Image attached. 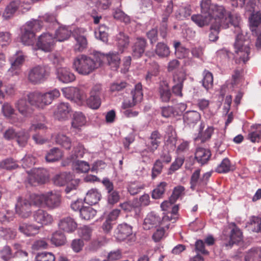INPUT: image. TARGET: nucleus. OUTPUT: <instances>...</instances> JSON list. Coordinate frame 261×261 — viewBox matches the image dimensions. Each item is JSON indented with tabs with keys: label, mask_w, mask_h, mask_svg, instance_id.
<instances>
[{
	"label": "nucleus",
	"mask_w": 261,
	"mask_h": 261,
	"mask_svg": "<svg viewBox=\"0 0 261 261\" xmlns=\"http://www.w3.org/2000/svg\"><path fill=\"white\" fill-rule=\"evenodd\" d=\"M63 156L61 149L57 147L51 149L45 156L46 161L48 162H54L59 161Z\"/></svg>",
	"instance_id": "obj_43"
},
{
	"label": "nucleus",
	"mask_w": 261,
	"mask_h": 261,
	"mask_svg": "<svg viewBox=\"0 0 261 261\" xmlns=\"http://www.w3.org/2000/svg\"><path fill=\"white\" fill-rule=\"evenodd\" d=\"M40 228L35 224L23 223L20 225L19 229L21 232L26 236H31L37 234Z\"/></svg>",
	"instance_id": "obj_36"
},
{
	"label": "nucleus",
	"mask_w": 261,
	"mask_h": 261,
	"mask_svg": "<svg viewBox=\"0 0 261 261\" xmlns=\"http://www.w3.org/2000/svg\"><path fill=\"white\" fill-rule=\"evenodd\" d=\"M86 122L85 116L82 112H76L73 116L71 126L73 128L80 129L86 124Z\"/></svg>",
	"instance_id": "obj_34"
},
{
	"label": "nucleus",
	"mask_w": 261,
	"mask_h": 261,
	"mask_svg": "<svg viewBox=\"0 0 261 261\" xmlns=\"http://www.w3.org/2000/svg\"><path fill=\"white\" fill-rule=\"evenodd\" d=\"M116 44L119 53H122L129 43V37L123 32H120L115 37Z\"/></svg>",
	"instance_id": "obj_26"
},
{
	"label": "nucleus",
	"mask_w": 261,
	"mask_h": 261,
	"mask_svg": "<svg viewBox=\"0 0 261 261\" xmlns=\"http://www.w3.org/2000/svg\"><path fill=\"white\" fill-rule=\"evenodd\" d=\"M159 93L162 101L168 102L170 100L171 93L167 83L163 82L160 83Z\"/></svg>",
	"instance_id": "obj_42"
},
{
	"label": "nucleus",
	"mask_w": 261,
	"mask_h": 261,
	"mask_svg": "<svg viewBox=\"0 0 261 261\" xmlns=\"http://www.w3.org/2000/svg\"><path fill=\"white\" fill-rule=\"evenodd\" d=\"M115 237L119 241H124L128 238H129L130 243L135 241V236L133 233L132 227L126 223L118 225L115 231Z\"/></svg>",
	"instance_id": "obj_13"
},
{
	"label": "nucleus",
	"mask_w": 261,
	"mask_h": 261,
	"mask_svg": "<svg viewBox=\"0 0 261 261\" xmlns=\"http://www.w3.org/2000/svg\"><path fill=\"white\" fill-rule=\"evenodd\" d=\"M105 58L103 54L99 52L95 53L93 58L83 55H80L74 60L73 66L79 74L88 75L102 65Z\"/></svg>",
	"instance_id": "obj_3"
},
{
	"label": "nucleus",
	"mask_w": 261,
	"mask_h": 261,
	"mask_svg": "<svg viewBox=\"0 0 261 261\" xmlns=\"http://www.w3.org/2000/svg\"><path fill=\"white\" fill-rule=\"evenodd\" d=\"M175 54L178 58H185L188 56L189 50L188 49L180 45L179 42H176L174 44Z\"/></svg>",
	"instance_id": "obj_50"
},
{
	"label": "nucleus",
	"mask_w": 261,
	"mask_h": 261,
	"mask_svg": "<svg viewBox=\"0 0 261 261\" xmlns=\"http://www.w3.org/2000/svg\"><path fill=\"white\" fill-rule=\"evenodd\" d=\"M48 73L44 66L38 65L31 68L28 73L29 81L34 84H40L46 80Z\"/></svg>",
	"instance_id": "obj_8"
},
{
	"label": "nucleus",
	"mask_w": 261,
	"mask_h": 261,
	"mask_svg": "<svg viewBox=\"0 0 261 261\" xmlns=\"http://www.w3.org/2000/svg\"><path fill=\"white\" fill-rule=\"evenodd\" d=\"M2 112L7 118H11L14 114L15 110L13 107L8 102H5L2 107Z\"/></svg>",
	"instance_id": "obj_61"
},
{
	"label": "nucleus",
	"mask_w": 261,
	"mask_h": 261,
	"mask_svg": "<svg viewBox=\"0 0 261 261\" xmlns=\"http://www.w3.org/2000/svg\"><path fill=\"white\" fill-rule=\"evenodd\" d=\"M56 75L57 79L60 82L65 84L70 83L75 79L74 74L66 67L57 68Z\"/></svg>",
	"instance_id": "obj_19"
},
{
	"label": "nucleus",
	"mask_w": 261,
	"mask_h": 261,
	"mask_svg": "<svg viewBox=\"0 0 261 261\" xmlns=\"http://www.w3.org/2000/svg\"><path fill=\"white\" fill-rule=\"evenodd\" d=\"M71 33V32L69 27L61 26L56 30L54 37L55 41L62 42L67 40L70 36Z\"/></svg>",
	"instance_id": "obj_32"
},
{
	"label": "nucleus",
	"mask_w": 261,
	"mask_h": 261,
	"mask_svg": "<svg viewBox=\"0 0 261 261\" xmlns=\"http://www.w3.org/2000/svg\"><path fill=\"white\" fill-rule=\"evenodd\" d=\"M161 139L162 136L158 131L152 132L149 138V141L146 145L148 150L151 152H154L159 146Z\"/></svg>",
	"instance_id": "obj_25"
},
{
	"label": "nucleus",
	"mask_w": 261,
	"mask_h": 261,
	"mask_svg": "<svg viewBox=\"0 0 261 261\" xmlns=\"http://www.w3.org/2000/svg\"><path fill=\"white\" fill-rule=\"evenodd\" d=\"M27 172L28 182L32 186H36L43 184L47 180L46 172L43 169L34 168Z\"/></svg>",
	"instance_id": "obj_10"
},
{
	"label": "nucleus",
	"mask_w": 261,
	"mask_h": 261,
	"mask_svg": "<svg viewBox=\"0 0 261 261\" xmlns=\"http://www.w3.org/2000/svg\"><path fill=\"white\" fill-rule=\"evenodd\" d=\"M28 93L24 95L22 97L18 99L15 103V107L18 112L23 116L27 117L32 113V109L29 105L28 101L29 102L28 96ZM30 103V102H29Z\"/></svg>",
	"instance_id": "obj_18"
},
{
	"label": "nucleus",
	"mask_w": 261,
	"mask_h": 261,
	"mask_svg": "<svg viewBox=\"0 0 261 261\" xmlns=\"http://www.w3.org/2000/svg\"><path fill=\"white\" fill-rule=\"evenodd\" d=\"M163 168V164L160 160H156L153 164L152 169V178H155L158 175L160 174Z\"/></svg>",
	"instance_id": "obj_62"
},
{
	"label": "nucleus",
	"mask_w": 261,
	"mask_h": 261,
	"mask_svg": "<svg viewBox=\"0 0 261 261\" xmlns=\"http://www.w3.org/2000/svg\"><path fill=\"white\" fill-rule=\"evenodd\" d=\"M30 198L34 205L50 209L58 207L61 202L60 194L53 191L41 194H31Z\"/></svg>",
	"instance_id": "obj_5"
},
{
	"label": "nucleus",
	"mask_w": 261,
	"mask_h": 261,
	"mask_svg": "<svg viewBox=\"0 0 261 261\" xmlns=\"http://www.w3.org/2000/svg\"><path fill=\"white\" fill-rule=\"evenodd\" d=\"M249 28L252 34L257 35L261 24V11L253 12L249 18Z\"/></svg>",
	"instance_id": "obj_23"
},
{
	"label": "nucleus",
	"mask_w": 261,
	"mask_h": 261,
	"mask_svg": "<svg viewBox=\"0 0 261 261\" xmlns=\"http://www.w3.org/2000/svg\"><path fill=\"white\" fill-rule=\"evenodd\" d=\"M186 79V73L182 71L176 72L173 75L174 85L172 87V92L175 95L180 97L182 96L183 83Z\"/></svg>",
	"instance_id": "obj_17"
},
{
	"label": "nucleus",
	"mask_w": 261,
	"mask_h": 261,
	"mask_svg": "<svg viewBox=\"0 0 261 261\" xmlns=\"http://www.w3.org/2000/svg\"><path fill=\"white\" fill-rule=\"evenodd\" d=\"M105 27H100L94 32L95 38L103 42L108 41V34L105 32Z\"/></svg>",
	"instance_id": "obj_64"
},
{
	"label": "nucleus",
	"mask_w": 261,
	"mask_h": 261,
	"mask_svg": "<svg viewBox=\"0 0 261 261\" xmlns=\"http://www.w3.org/2000/svg\"><path fill=\"white\" fill-rule=\"evenodd\" d=\"M72 167L73 170L78 173H86L90 169L88 163L84 161H76L73 163Z\"/></svg>",
	"instance_id": "obj_45"
},
{
	"label": "nucleus",
	"mask_w": 261,
	"mask_h": 261,
	"mask_svg": "<svg viewBox=\"0 0 261 261\" xmlns=\"http://www.w3.org/2000/svg\"><path fill=\"white\" fill-rule=\"evenodd\" d=\"M55 140L57 144L61 145L66 149H70L71 147V141L67 136L62 133H59L56 135Z\"/></svg>",
	"instance_id": "obj_39"
},
{
	"label": "nucleus",
	"mask_w": 261,
	"mask_h": 261,
	"mask_svg": "<svg viewBox=\"0 0 261 261\" xmlns=\"http://www.w3.org/2000/svg\"><path fill=\"white\" fill-rule=\"evenodd\" d=\"M58 226L61 229L65 232H72L76 229L77 224L72 218L67 217L61 219Z\"/></svg>",
	"instance_id": "obj_24"
},
{
	"label": "nucleus",
	"mask_w": 261,
	"mask_h": 261,
	"mask_svg": "<svg viewBox=\"0 0 261 261\" xmlns=\"http://www.w3.org/2000/svg\"><path fill=\"white\" fill-rule=\"evenodd\" d=\"M55 40L49 32L42 33L38 37L36 45L38 48L45 52H49L54 48Z\"/></svg>",
	"instance_id": "obj_11"
},
{
	"label": "nucleus",
	"mask_w": 261,
	"mask_h": 261,
	"mask_svg": "<svg viewBox=\"0 0 261 261\" xmlns=\"http://www.w3.org/2000/svg\"><path fill=\"white\" fill-rule=\"evenodd\" d=\"M84 30L82 29H77L73 33V36L76 41L74 45L75 50L82 51L87 46V39L84 35Z\"/></svg>",
	"instance_id": "obj_20"
},
{
	"label": "nucleus",
	"mask_w": 261,
	"mask_h": 261,
	"mask_svg": "<svg viewBox=\"0 0 261 261\" xmlns=\"http://www.w3.org/2000/svg\"><path fill=\"white\" fill-rule=\"evenodd\" d=\"M146 42L144 38H138L133 47V56L135 58L140 57L144 52Z\"/></svg>",
	"instance_id": "obj_29"
},
{
	"label": "nucleus",
	"mask_w": 261,
	"mask_h": 261,
	"mask_svg": "<svg viewBox=\"0 0 261 261\" xmlns=\"http://www.w3.org/2000/svg\"><path fill=\"white\" fill-rule=\"evenodd\" d=\"M33 218L35 222L41 224V226L50 225L54 221L53 216L42 209H39L34 212Z\"/></svg>",
	"instance_id": "obj_16"
},
{
	"label": "nucleus",
	"mask_w": 261,
	"mask_h": 261,
	"mask_svg": "<svg viewBox=\"0 0 261 261\" xmlns=\"http://www.w3.org/2000/svg\"><path fill=\"white\" fill-rule=\"evenodd\" d=\"M17 167V164L11 158L5 159L0 163V168L6 170L14 169Z\"/></svg>",
	"instance_id": "obj_55"
},
{
	"label": "nucleus",
	"mask_w": 261,
	"mask_h": 261,
	"mask_svg": "<svg viewBox=\"0 0 261 261\" xmlns=\"http://www.w3.org/2000/svg\"><path fill=\"white\" fill-rule=\"evenodd\" d=\"M96 214V211L91 206H83L80 209V216L82 219L89 220L93 219Z\"/></svg>",
	"instance_id": "obj_46"
},
{
	"label": "nucleus",
	"mask_w": 261,
	"mask_h": 261,
	"mask_svg": "<svg viewBox=\"0 0 261 261\" xmlns=\"http://www.w3.org/2000/svg\"><path fill=\"white\" fill-rule=\"evenodd\" d=\"M60 92L59 90L54 89L45 93L34 92L30 93L28 97L30 105L38 109H44L50 105L56 98L59 97Z\"/></svg>",
	"instance_id": "obj_4"
},
{
	"label": "nucleus",
	"mask_w": 261,
	"mask_h": 261,
	"mask_svg": "<svg viewBox=\"0 0 261 261\" xmlns=\"http://www.w3.org/2000/svg\"><path fill=\"white\" fill-rule=\"evenodd\" d=\"M50 241L51 243L56 246H60L66 243V239L64 234L59 230L53 233Z\"/></svg>",
	"instance_id": "obj_44"
},
{
	"label": "nucleus",
	"mask_w": 261,
	"mask_h": 261,
	"mask_svg": "<svg viewBox=\"0 0 261 261\" xmlns=\"http://www.w3.org/2000/svg\"><path fill=\"white\" fill-rule=\"evenodd\" d=\"M29 138L30 135L28 132L24 130H21L17 133L16 138L19 146H24Z\"/></svg>",
	"instance_id": "obj_54"
},
{
	"label": "nucleus",
	"mask_w": 261,
	"mask_h": 261,
	"mask_svg": "<svg viewBox=\"0 0 261 261\" xmlns=\"http://www.w3.org/2000/svg\"><path fill=\"white\" fill-rule=\"evenodd\" d=\"M36 261H55V257L50 252L38 253L35 257Z\"/></svg>",
	"instance_id": "obj_56"
},
{
	"label": "nucleus",
	"mask_w": 261,
	"mask_h": 261,
	"mask_svg": "<svg viewBox=\"0 0 261 261\" xmlns=\"http://www.w3.org/2000/svg\"><path fill=\"white\" fill-rule=\"evenodd\" d=\"M161 223V217L154 212H151L144 219L143 227L144 229L148 230L157 226Z\"/></svg>",
	"instance_id": "obj_22"
},
{
	"label": "nucleus",
	"mask_w": 261,
	"mask_h": 261,
	"mask_svg": "<svg viewBox=\"0 0 261 261\" xmlns=\"http://www.w3.org/2000/svg\"><path fill=\"white\" fill-rule=\"evenodd\" d=\"M142 88V85L140 83L135 85L134 90H132L131 92L133 96V101H130L129 100H124L122 106V108L123 109L133 107L138 102L142 100L143 98Z\"/></svg>",
	"instance_id": "obj_15"
},
{
	"label": "nucleus",
	"mask_w": 261,
	"mask_h": 261,
	"mask_svg": "<svg viewBox=\"0 0 261 261\" xmlns=\"http://www.w3.org/2000/svg\"><path fill=\"white\" fill-rule=\"evenodd\" d=\"M92 229L88 226H84L78 230L79 235L85 240H89L91 238Z\"/></svg>",
	"instance_id": "obj_59"
},
{
	"label": "nucleus",
	"mask_w": 261,
	"mask_h": 261,
	"mask_svg": "<svg viewBox=\"0 0 261 261\" xmlns=\"http://www.w3.org/2000/svg\"><path fill=\"white\" fill-rule=\"evenodd\" d=\"M207 13L211 17L212 23L221 25L223 29H227L230 25L234 27V33L237 34L234 45L236 53L244 63L247 62L249 60L250 48L248 41L244 39L241 32L240 16L227 12L223 6L217 5H212Z\"/></svg>",
	"instance_id": "obj_1"
},
{
	"label": "nucleus",
	"mask_w": 261,
	"mask_h": 261,
	"mask_svg": "<svg viewBox=\"0 0 261 261\" xmlns=\"http://www.w3.org/2000/svg\"><path fill=\"white\" fill-rule=\"evenodd\" d=\"M248 137L252 142H259L261 141V124L253 125L251 128Z\"/></svg>",
	"instance_id": "obj_38"
},
{
	"label": "nucleus",
	"mask_w": 261,
	"mask_h": 261,
	"mask_svg": "<svg viewBox=\"0 0 261 261\" xmlns=\"http://www.w3.org/2000/svg\"><path fill=\"white\" fill-rule=\"evenodd\" d=\"M80 180L79 179H73L72 176L71 179L69 180L66 183V187L65 191L66 194L74 191L79 186Z\"/></svg>",
	"instance_id": "obj_63"
},
{
	"label": "nucleus",
	"mask_w": 261,
	"mask_h": 261,
	"mask_svg": "<svg viewBox=\"0 0 261 261\" xmlns=\"http://www.w3.org/2000/svg\"><path fill=\"white\" fill-rule=\"evenodd\" d=\"M211 156V153L210 150L202 147L197 148L195 153V159L201 165L207 163Z\"/></svg>",
	"instance_id": "obj_28"
},
{
	"label": "nucleus",
	"mask_w": 261,
	"mask_h": 261,
	"mask_svg": "<svg viewBox=\"0 0 261 261\" xmlns=\"http://www.w3.org/2000/svg\"><path fill=\"white\" fill-rule=\"evenodd\" d=\"M26 56L21 50L17 51L13 55L11 56L9 61L11 64L10 68L8 70V74L10 76L18 75L24 64Z\"/></svg>",
	"instance_id": "obj_6"
},
{
	"label": "nucleus",
	"mask_w": 261,
	"mask_h": 261,
	"mask_svg": "<svg viewBox=\"0 0 261 261\" xmlns=\"http://www.w3.org/2000/svg\"><path fill=\"white\" fill-rule=\"evenodd\" d=\"M64 96L71 100H77L82 103L85 101L87 96L85 93L75 87H67L62 89Z\"/></svg>",
	"instance_id": "obj_14"
},
{
	"label": "nucleus",
	"mask_w": 261,
	"mask_h": 261,
	"mask_svg": "<svg viewBox=\"0 0 261 261\" xmlns=\"http://www.w3.org/2000/svg\"><path fill=\"white\" fill-rule=\"evenodd\" d=\"M20 1L16 0L11 2L6 7L3 14V17L5 19H8L14 16L17 12H19V6Z\"/></svg>",
	"instance_id": "obj_27"
},
{
	"label": "nucleus",
	"mask_w": 261,
	"mask_h": 261,
	"mask_svg": "<svg viewBox=\"0 0 261 261\" xmlns=\"http://www.w3.org/2000/svg\"><path fill=\"white\" fill-rule=\"evenodd\" d=\"M202 85L206 90L211 88L213 85V76L211 72L207 70L203 72Z\"/></svg>",
	"instance_id": "obj_49"
},
{
	"label": "nucleus",
	"mask_w": 261,
	"mask_h": 261,
	"mask_svg": "<svg viewBox=\"0 0 261 261\" xmlns=\"http://www.w3.org/2000/svg\"><path fill=\"white\" fill-rule=\"evenodd\" d=\"M101 197V194L98 190L91 189L87 192L84 201L90 205L95 204L100 200Z\"/></svg>",
	"instance_id": "obj_31"
},
{
	"label": "nucleus",
	"mask_w": 261,
	"mask_h": 261,
	"mask_svg": "<svg viewBox=\"0 0 261 261\" xmlns=\"http://www.w3.org/2000/svg\"><path fill=\"white\" fill-rule=\"evenodd\" d=\"M185 194V188L181 186H178L174 188L170 200L175 202L179 198L181 197Z\"/></svg>",
	"instance_id": "obj_58"
},
{
	"label": "nucleus",
	"mask_w": 261,
	"mask_h": 261,
	"mask_svg": "<svg viewBox=\"0 0 261 261\" xmlns=\"http://www.w3.org/2000/svg\"><path fill=\"white\" fill-rule=\"evenodd\" d=\"M119 51L118 53L112 51L107 55L103 54L105 56L103 61L106 59L107 60L108 63L112 70H117L119 66L120 58L119 56Z\"/></svg>",
	"instance_id": "obj_33"
},
{
	"label": "nucleus",
	"mask_w": 261,
	"mask_h": 261,
	"mask_svg": "<svg viewBox=\"0 0 261 261\" xmlns=\"http://www.w3.org/2000/svg\"><path fill=\"white\" fill-rule=\"evenodd\" d=\"M155 54L161 58H165L169 57L170 51L169 46L163 42L157 43L155 48Z\"/></svg>",
	"instance_id": "obj_41"
},
{
	"label": "nucleus",
	"mask_w": 261,
	"mask_h": 261,
	"mask_svg": "<svg viewBox=\"0 0 261 261\" xmlns=\"http://www.w3.org/2000/svg\"><path fill=\"white\" fill-rule=\"evenodd\" d=\"M192 20L198 27H203L208 25L211 21V17L207 13L193 15L191 17Z\"/></svg>",
	"instance_id": "obj_35"
},
{
	"label": "nucleus",
	"mask_w": 261,
	"mask_h": 261,
	"mask_svg": "<svg viewBox=\"0 0 261 261\" xmlns=\"http://www.w3.org/2000/svg\"><path fill=\"white\" fill-rule=\"evenodd\" d=\"M1 258L4 261H9L11 259L16 257L13 253L11 248L9 246H5L0 251Z\"/></svg>",
	"instance_id": "obj_51"
},
{
	"label": "nucleus",
	"mask_w": 261,
	"mask_h": 261,
	"mask_svg": "<svg viewBox=\"0 0 261 261\" xmlns=\"http://www.w3.org/2000/svg\"><path fill=\"white\" fill-rule=\"evenodd\" d=\"M120 194L119 192L113 190L108 192L107 200L108 203L114 204L118 202L120 199Z\"/></svg>",
	"instance_id": "obj_57"
},
{
	"label": "nucleus",
	"mask_w": 261,
	"mask_h": 261,
	"mask_svg": "<svg viewBox=\"0 0 261 261\" xmlns=\"http://www.w3.org/2000/svg\"><path fill=\"white\" fill-rule=\"evenodd\" d=\"M57 25L55 17L47 13L39 16L36 19H32L27 21L21 29V41L25 45H33L35 40L36 33L43 28L51 30Z\"/></svg>",
	"instance_id": "obj_2"
},
{
	"label": "nucleus",
	"mask_w": 261,
	"mask_h": 261,
	"mask_svg": "<svg viewBox=\"0 0 261 261\" xmlns=\"http://www.w3.org/2000/svg\"><path fill=\"white\" fill-rule=\"evenodd\" d=\"M232 168L230 160L226 158L218 165L215 170L219 173H226L231 171Z\"/></svg>",
	"instance_id": "obj_47"
},
{
	"label": "nucleus",
	"mask_w": 261,
	"mask_h": 261,
	"mask_svg": "<svg viewBox=\"0 0 261 261\" xmlns=\"http://www.w3.org/2000/svg\"><path fill=\"white\" fill-rule=\"evenodd\" d=\"M72 175L70 173L62 172L57 174L53 178L54 183L58 186H63L66 184L69 180L71 179Z\"/></svg>",
	"instance_id": "obj_40"
},
{
	"label": "nucleus",
	"mask_w": 261,
	"mask_h": 261,
	"mask_svg": "<svg viewBox=\"0 0 261 261\" xmlns=\"http://www.w3.org/2000/svg\"><path fill=\"white\" fill-rule=\"evenodd\" d=\"M201 118L200 114L196 111H189L184 115L185 122L189 125H195Z\"/></svg>",
	"instance_id": "obj_37"
},
{
	"label": "nucleus",
	"mask_w": 261,
	"mask_h": 261,
	"mask_svg": "<svg viewBox=\"0 0 261 261\" xmlns=\"http://www.w3.org/2000/svg\"><path fill=\"white\" fill-rule=\"evenodd\" d=\"M113 16L114 18L124 22L125 23H128L130 21L129 17L119 9H117L115 10Z\"/></svg>",
	"instance_id": "obj_60"
},
{
	"label": "nucleus",
	"mask_w": 261,
	"mask_h": 261,
	"mask_svg": "<svg viewBox=\"0 0 261 261\" xmlns=\"http://www.w3.org/2000/svg\"><path fill=\"white\" fill-rule=\"evenodd\" d=\"M242 232L238 227H234L231 231L229 245L231 246L234 243H238L242 240Z\"/></svg>",
	"instance_id": "obj_48"
},
{
	"label": "nucleus",
	"mask_w": 261,
	"mask_h": 261,
	"mask_svg": "<svg viewBox=\"0 0 261 261\" xmlns=\"http://www.w3.org/2000/svg\"><path fill=\"white\" fill-rule=\"evenodd\" d=\"M159 70V66L157 63L153 62L152 63L151 67L148 70L147 73L145 76L146 81L148 82H150L153 77L158 75Z\"/></svg>",
	"instance_id": "obj_53"
},
{
	"label": "nucleus",
	"mask_w": 261,
	"mask_h": 261,
	"mask_svg": "<svg viewBox=\"0 0 261 261\" xmlns=\"http://www.w3.org/2000/svg\"><path fill=\"white\" fill-rule=\"evenodd\" d=\"M204 127L203 123H201L199 131L197 137L195 139V140H200L201 142H204L211 138L214 132V127L213 126H208L204 130H203Z\"/></svg>",
	"instance_id": "obj_30"
},
{
	"label": "nucleus",
	"mask_w": 261,
	"mask_h": 261,
	"mask_svg": "<svg viewBox=\"0 0 261 261\" xmlns=\"http://www.w3.org/2000/svg\"><path fill=\"white\" fill-rule=\"evenodd\" d=\"M167 183L165 182H161L157 187L152 191V197L153 199H157L162 198L165 192V187Z\"/></svg>",
	"instance_id": "obj_52"
},
{
	"label": "nucleus",
	"mask_w": 261,
	"mask_h": 261,
	"mask_svg": "<svg viewBox=\"0 0 261 261\" xmlns=\"http://www.w3.org/2000/svg\"><path fill=\"white\" fill-rule=\"evenodd\" d=\"M71 109L68 103L60 102L57 105L56 109L54 111V115L56 119L62 120L68 117V115Z\"/></svg>",
	"instance_id": "obj_21"
},
{
	"label": "nucleus",
	"mask_w": 261,
	"mask_h": 261,
	"mask_svg": "<svg viewBox=\"0 0 261 261\" xmlns=\"http://www.w3.org/2000/svg\"><path fill=\"white\" fill-rule=\"evenodd\" d=\"M212 171L206 172L201 177L200 169H196L193 172L191 177V188L193 190H194L204 187L207 185L210 177L212 176Z\"/></svg>",
	"instance_id": "obj_7"
},
{
	"label": "nucleus",
	"mask_w": 261,
	"mask_h": 261,
	"mask_svg": "<svg viewBox=\"0 0 261 261\" xmlns=\"http://www.w3.org/2000/svg\"><path fill=\"white\" fill-rule=\"evenodd\" d=\"M101 86L100 85L94 86L90 92V96L88 98L85 99L88 107L92 109L96 110L101 105V99L100 95L101 93Z\"/></svg>",
	"instance_id": "obj_12"
},
{
	"label": "nucleus",
	"mask_w": 261,
	"mask_h": 261,
	"mask_svg": "<svg viewBox=\"0 0 261 261\" xmlns=\"http://www.w3.org/2000/svg\"><path fill=\"white\" fill-rule=\"evenodd\" d=\"M32 204L34 205L30 198V195L29 198L19 197L15 204L16 213L22 218L29 217L31 213Z\"/></svg>",
	"instance_id": "obj_9"
}]
</instances>
